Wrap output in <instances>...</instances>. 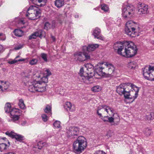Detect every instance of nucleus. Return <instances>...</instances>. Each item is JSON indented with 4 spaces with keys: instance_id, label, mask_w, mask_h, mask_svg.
I'll return each mask as SVG.
<instances>
[{
    "instance_id": "obj_17",
    "label": "nucleus",
    "mask_w": 154,
    "mask_h": 154,
    "mask_svg": "<svg viewBox=\"0 0 154 154\" xmlns=\"http://www.w3.org/2000/svg\"><path fill=\"white\" fill-rule=\"evenodd\" d=\"M99 47V45L98 44H90L87 47L84 46L83 48H86L88 52H91L94 51L96 48Z\"/></svg>"
},
{
    "instance_id": "obj_62",
    "label": "nucleus",
    "mask_w": 154,
    "mask_h": 154,
    "mask_svg": "<svg viewBox=\"0 0 154 154\" xmlns=\"http://www.w3.org/2000/svg\"><path fill=\"white\" fill-rule=\"evenodd\" d=\"M94 9L95 10H96V8H94Z\"/></svg>"
},
{
    "instance_id": "obj_56",
    "label": "nucleus",
    "mask_w": 154,
    "mask_h": 154,
    "mask_svg": "<svg viewBox=\"0 0 154 154\" xmlns=\"http://www.w3.org/2000/svg\"><path fill=\"white\" fill-rule=\"evenodd\" d=\"M75 18H78L79 17V15H76L75 16Z\"/></svg>"
},
{
    "instance_id": "obj_13",
    "label": "nucleus",
    "mask_w": 154,
    "mask_h": 154,
    "mask_svg": "<svg viewBox=\"0 0 154 154\" xmlns=\"http://www.w3.org/2000/svg\"><path fill=\"white\" fill-rule=\"evenodd\" d=\"M64 107L67 111L73 112L75 111V107L74 105L69 102H67L64 105Z\"/></svg>"
},
{
    "instance_id": "obj_27",
    "label": "nucleus",
    "mask_w": 154,
    "mask_h": 154,
    "mask_svg": "<svg viewBox=\"0 0 154 154\" xmlns=\"http://www.w3.org/2000/svg\"><path fill=\"white\" fill-rule=\"evenodd\" d=\"M14 35L18 37H20L22 36L23 34V31L20 29H16L14 32Z\"/></svg>"
},
{
    "instance_id": "obj_42",
    "label": "nucleus",
    "mask_w": 154,
    "mask_h": 154,
    "mask_svg": "<svg viewBox=\"0 0 154 154\" xmlns=\"http://www.w3.org/2000/svg\"><path fill=\"white\" fill-rule=\"evenodd\" d=\"M60 121L56 120L54 123V126L55 128H58L60 127Z\"/></svg>"
},
{
    "instance_id": "obj_33",
    "label": "nucleus",
    "mask_w": 154,
    "mask_h": 154,
    "mask_svg": "<svg viewBox=\"0 0 154 154\" xmlns=\"http://www.w3.org/2000/svg\"><path fill=\"white\" fill-rule=\"evenodd\" d=\"M45 144V143L43 142L42 141H40L38 143L37 147L34 146V147L37 148L38 147V149H41Z\"/></svg>"
},
{
    "instance_id": "obj_4",
    "label": "nucleus",
    "mask_w": 154,
    "mask_h": 154,
    "mask_svg": "<svg viewBox=\"0 0 154 154\" xmlns=\"http://www.w3.org/2000/svg\"><path fill=\"white\" fill-rule=\"evenodd\" d=\"M86 139L83 136L79 137L72 144V151L76 154H80L87 146Z\"/></svg>"
},
{
    "instance_id": "obj_7",
    "label": "nucleus",
    "mask_w": 154,
    "mask_h": 154,
    "mask_svg": "<svg viewBox=\"0 0 154 154\" xmlns=\"http://www.w3.org/2000/svg\"><path fill=\"white\" fill-rule=\"evenodd\" d=\"M143 75L147 79L154 81V66L147 65L143 68Z\"/></svg>"
},
{
    "instance_id": "obj_19",
    "label": "nucleus",
    "mask_w": 154,
    "mask_h": 154,
    "mask_svg": "<svg viewBox=\"0 0 154 154\" xmlns=\"http://www.w3.org/2000/svg\"><path fill=\"white\" fill-rule=\"evenodd\" d=\"M108 68V73L107 74L111 75L114 72L115 68L112 64L108 63L106 62H105L104 64Z\"/></svg>"
},
{
    "instance_id": "obj_26",
    "label": "nucleus",
    "mask_w": 154,
    "mask_h": 154,
    "mask_svg": "<svg viewBox=\"0 0 154 154\" xmlns=\"http://www.w3.org/2000/svg\"><path fill=\"white\" fill-rule=\"evenodd\" d=\"M51 27L54 28L55 27L54 23L53 22L52 25H51L49 22H46L44 25V29L48 30L50 29Z\"/></svg>"
},
{
    "instance_id": "obj_36",
    "label": "nucleus",
    "mask_w": 154,
    "mask_h": 154,
    "mask_svg": "<svg viewBox=\"0 0 154 154\" xmlns=\"http://www.w3.org/2000/svg\"><path fill=\"white\" fill-rule=\"evenodd\" d=\"M101 9L105 11L108 12L109 10V8L107 5L105 4H102L101 6Z\"/></svg>"
},
{
    "instance_id": "obj_61",
    "label": "nucleus",
    "mask_w": 154,
    "mask_h": 154,
    "mask_svg": "<svg viewBox=\"0 0 154 154\" xmlns=\"http://www.w3.org/2000/svg\"><path fill=\"white\" fill-rule=\"evenodd\" d=\"M2 35V34L1 33H0V36H1Z\"/></svg>"
},
{
    "instance_id": "obj_2",
    "label": "nucleus",
    "mask_w": 154,
    "mask_h": 154,
    "mask_svg": "<svg viewBox=\"0 0 154 154\" xmlns=\"http://www.w3.org/2000/svg\"><path fill=\"white\" fill-rule=\"evenodd\" d=\"M131 87L133 89L131 91L128 90L126 85L122 84L117 87L116 91L120 95H123L125 99H132L133 101L138 96L139 88L132 84H131Z\"/></svg>"
},
{
    "instance_id": "obj_53",
    "label": "nucleus",
    "mask_w": 154,
    "mask_h": 154,
    "mask_svg": "<svg viewBox=\"0 0 154 154\" xmlns=\"http://www.w3.org/2000/svg\"><path fill=\"white\" fill-rule=\"evenodd\" d=\"M38 1L39 3L45 2V0H38Z\"/></svg>"
},
{
    "instance_id": "obj_58",
    "label": "nucleus",
    "mask_w": 154,
    "mask_h": 154,
    "mask_svg": "<svg viewBox=\"0 0 154 154\" xmlns=\"http://www.w3.org/2000/svg\"><path fill=\"white\" fill-rule=\"evenodd\" d=\"M100 152H101L102 154L103 153V151H100Z\"/></svg>"
},
{
    "instance_id": "obj_23",
    "label": "nucleus",
    "mask_w": 154,
    "mask_h": 154,
    "mask_svg": "<svg viewBox=\"0 0 154 154\" xmlns=\"http://www.w3.org/2000/svg\"><path fill=\"white\" fill-rule=\"evenodd\" d=\"M64 4V0H55L54 1L55 5L58 8H60Z\"/></svg>"
},
{
    "instance_id": "obj_10",
    "label": "nucleus",
    "mask_w": 154,
    "mask_h": 154,
    "mask_svg": "<svg viewBox=\"0 0 154 154\" xmlns=\"http://www.w3.org/2000/svg\"><path fill=\"white\" fill-rule=\"evenodd\" d=\"M45 32L44 30L40 29L30 35L29 39L31 40L32 39H35L37 37H39L40 38L45 37Z\"/></svg>"
},
{
    "instance_id": "obj_18",
    "label": "nucleus",
    "mask_w": 154,
    "mask_h": 154,
    "mask_svg": "<svg viewBox=\"0 0 154 154\" xmlns=\"http://www.w3.org/2000/svg\"><path fill=\"white\" fill-rule=\"evenodd\" d=\"M0 82L2 83V85H0V91H4L9 87V84L8 82H3L2 81H0Z\"/></svg>"
},
{
    "instance_id": "obj_40",
    "label": "nucleus",
    "mask_w": 154,
    "mask_h": 154,
    "mask_svg": "<svg viewBox=\"0 0 154 154\" xmlns=\"http://www.w3.org/2000/svg\"><path fill=\"white\" fill-rule=\"evenodd\" d=\"M6 134L8 135L9 137H11L12 138H14L16 133H15L13 132H9L7 131L5 133Z\"/></svg>"
},
{
    "instance_id": "obj_43",
    "label": "nucleus",
    "mask_w": 154,
    "mask_h": 154,
    "mask_svg": "<svg viewBox=\"0 0 154 154\" xmlns=\"http://www.w3.org/2000/svg\"><path fill=\"white\" fill-rule=\"evenodd\" d=\"M41 57L42 59L45 62H47L48 60L47 58V54L45 53H42L41 54Z\"/></svg>"
},
{
    "instance_id": "obj_35",
    "label": "nucleus",
    "mask_w": 154,
    "mask_h": 154,
    "mask_svg": "<svg viewBox=\"0 0 154 154\" xmlns=\"http://www.w3.org/2000/svg\"><path fill=\"white\" fill-rule=\"evenodd\" d=\"M30 79V77L28 75V76H25L23 77V81H24V82L25 83H28V84H29V82H29L30 81H32L33 80H32L31 79Z\"/></svg>"
},
{
    "instance_id": "obj_54",
    "label": "nucleus",
    "mask_w": 154,
    "mask_h": 154,
    "mask_svg": "<svg viewBox=\"0 0 154 154\" xmlns=\"http://www.w3.org/2000/svg\"><path fill=\"white\" fill-rule=\"evenodd\" d=\"M106 107L107 108H108V110H109L110 111V110L112 109L113 108H111V107H110L109 106H107V107Z\"/></svg>"
},
{
    "instance_id": "obj_21",
    "label": "nucleus",
    "mask_w": 154,
    "mask_h": 154,
    "mask_svg": "<svg viewBox=\"0 0 154 154\" xmlns=\"http://www.w3.org/2000/svg\"><path fill=\"white\" fill-rule=\"evenodd\" d=\"M104 122H108L110 123L114 122V118L111 117H109L108 116H106L100 118Z\"/></svg>"
},
{
    "instance_id": "obj_6",
    "label": "nucleus",
    "mask_w": 154,
    "mask_h": 154,
    "mask_svg": "<svg viewBox=\"0 0 154 154\" xmlns=\"http://www.w3.org/2000/svg\"><path fill=\"white\" fill-rule=\"evenodd\" d=\"M28 89L31 92H42L44 91L46 88L41 85V82L33 80L32 81H28Z\"/></svg>"
},
{
    "instance_id": "obj_37",
    "label": "nucleus",
    "mask_w": 154,
    "mask_h": 154,
    "mask_svg": "<svg viewBox=\"0 0 154 154\" xmlns=\"http://www.w3.org/2000/svg\"><path fill=\"white\" fill-rule=\"evenodd\" d=\"M144 133L147 137L149 136L151 133V130L148 128H146L145 129L144 131Z\"/></svg>"
},
{
    "instance_id": "obj_14",
    "label": "nucleus",
    "mask_w": 154,
    "mask_h": 154,
    "mask_svg": "<svg viewBox=\"0 0 154 154\" xmlns=\"http://www.w3.org/2000/svg\"><path fill=\"white\" fill-rule=\"evenodd\" d=\"M74 56L76 60L81 62L85 61L84 53L81 52H76L74 54Z\"/></svg>"
},
{
    "instance_id": "obj_22",
    "label": "nucleus",
    "mask_w": 154,
    "mask_h": 154,
    "mask_svg": "<svg viewBox=\"0 0 154 154\" xmlns=\"http://www.w3.org/2000/svg\"><path fill=\"white\" fill-rule=\"evenodd\" d=\"M8 145H7L5 143H0V151L1 152H5L8 149L10 145V142H8Z\"/></svg>"
},
{
    "instance_id": "obj_11",
    "label": "nucleus",
    "mask_w": 154,
    "mask_h": 154,
    "mask_svg": "<svg viewBox=\"0 0 154 154\" xmlns=\"http://www.w3.org/2000/svg\"><path fill=\"white\" fill-rule=\"evenodd\" d=\"M138 12L139 14H145L148 12V6L144 4H140L138 5Z\"/></svg>"
},
{
    "instance_id": "obj_55",
    "label": "nucleus",
    "mask_w": 154,
    "mask_h": 154,
    "mask_svg": "<svg viewBox=\"0 0 154 154\" xmlns=\"http://www.w3.org/2000/svg\"><path fill=\"white\" fill-rule=\"evenodd\" d=\"M5 154H14L12 153V152H8L7 153H5Z\"/></svg>"
},
{
    "instance_id": "obj_48",
    "label": "nucleus",
    "mask_w": 154,
    "mask_h": 154,
    "mask_svg": "<svg viewBox=\"0 0 154 154\" xmlns=\"http://www.w3.org/2000/svg\"><path fill=\"white\" fill-rule=\"evenodd\" d=\"M45 71L46 72V73L45 75L48 78V76L51 75V72L50 70L48 69H46Z\"/></svg>"
},
{
    "instance_id": "obj_28",
    "label": "nucleus",
    "mask_w": 154,
    "mask_h": 154,
    "mask_svg": "<svg viewBox=\"0 0 154 154\" xmlns=\"http://www.w3.org/2000/svg\"><path fill=\"white\" fill-rule=\"evenodd\" d=\"M18 105L20 108L21 109H25L26 108L25 105L24 103V101L22 99H19Z\"/></svg>"
},
{
    "instance_id": "obj_49",
    "label": "nucleus",
    "mask_w": 154,
    "mask_h": 154,
    "mask_svg": "<svg viewBox=\"0 0 154 154\" xmlns=\"http://www.w3.org/2000/svg\"><path fill=\"white\" fill-rule=\"evenodd\" d=\"M42 3H39V4L38 5V6H39L40 7H43L45 5V2H44Z\"/></svg>"
},
{
    "instance_id": "obj_47",
    "label": "nucleus",
    "mask_w": 154,
    "mask_h": 154,
    "mask_svg": "<svg viewBox=\"0 0 154 154\" xmlns=\"http://www.w3.org/2000/svg\"><path fill=\"white\" fill-rule=\"evenodd\" d=\"M84 57L85 59V60L90 59V57L88 54L86 53H84Z\"/></svg>"
},
{
    "instance_id": "obj_63",
    "label": "nucleus",
    "mask_w": 154,
    "mask_h": 154,
    "mask_svg": "<svg viewBox=\"0 0 154 154\" xmlns=\"http://www.w3.org/2000/svg\"><path fill=\"white\" fill-rule=\"evenodd\" d=\"M103 153H104V154H105V153L104 152Z\"/></svg>"
},
{
    "instance_id": "obj_60",
    "label": "nucleus",
    "mask_w": 154,
    "mask_h": 154,
    "mask_svg": "<svg viewBox=\"0 0 154 154\" xmlns=\"http://www.w3.org/2000/svg\"><path fill=\"white\" fill-rule=\"evenodd\" d=\"M2 139H3V140H5V139H6V138H5V137H4V138H2Z\"/></svg>"
},
{
    "instance_id": "obj_29",
    "label": "nucleus",
    "mask_w": 154,
    "mask_h": 154,
    "mask_svg": "<svg viewBox=\"0 0 154 154\" xmlns=\"http://www.w3.org/2000/svg\"><path fill=\"white\" fill-rule=\"evenodd\" d=\"M11 104L9 103H7L5 106V112L6 113H8L11 112Z\"/></svg>"
},
{
    "instance_id": "obj_34",
    "label": "nucleus",
    "mask_w": 154,
    "mask_h": 154,
    "mask_svg": "<svg viewBox=\"0 0 154 154\" xmlns=\"http://www.w3.org/2000/svg\"><path fill=\"white\" fill-rule=\"evenodd\" d=\"M101 88L100 86L97 85L94 86L91 88V90L94 92H98L100 91Z\"/></svg>"
},
{
    "instance_id": "obj_20",
    "label": "nucleus",
    "mask_w": 154,
    "mask_h": 154,
    "mask_svg": "<svg viewBox=\"0 0 154 154\" xmlns=\"http://www.w3.org/2000/svg\"><path fill=\"white\" fill-rule=\"evenodd\" d=\"M136 25V23L132 21H128L126 24L125 27L130 28V29H135Z\"/></svg>"
},
{
    "instance_id": "obj_16",
    "label": "nucleus",
    "mask_w": 154,
    "mask_h": 154,
    "mask_svg": "<svg viewBox=\"0 0 154 154\" xmlns=\"http://www.w3.org/2000/svg\"><path fill=\"white\" fill-rule=\"evenodd\" d=\"M100 33L101 31L100 29L98 28H96L94 30L93 34L95 38L103 40H104V38L103 37L100 35Z\"/></svg>"
},
{
    "instance_id": "obj_59",
    "label": "nucleus",
    "mask_w": 154,
    "mask_h": 154,
    "mask_svg": "<svg viewBox=\"0 0 154 154\" xmlns=\"http://www.w3.org/2000/svg\"><path fill=\"white\" fill-rule=\"evenodd\" d=\"M103 112V111H100V113H101L102 114V113Z\"/></svg>"
},
{
    "instance_id": "obj_9",
    "label": "nucleus",
    "mask_w": 154,
    "mask_h": 154,
    "mask_svg": "<svg viewBox=\"0 0 154 154\" xmlns=\"http://www.w3.org/2000/svg\"><path fill=\"white\" fill-rule=\"evenodd\" d=\"M79 133V129L77 127L70 126L67 128L66 134L67 136L71 138L77 137Z\"/></svg>"
},
{
    "instance_id": "obj_44",
    "label": "nucleus",
    "mask_w": 154,
    "mask_h": 154,
    "mask_svg": "<svg viewBox=\"0 0 154 154\" xmlns=\"http://www.w3.org/2000/svg\"><path fill=\"white\" fill-rule=\"evenodd\" d=\"M41 117L42 118V120L44 122H46L48 119V117L45 114H42V115Z\"/></svg>"
},
{
    "instance_id": "obj_50",
    "label": "nucleus",
    "mask_w": 154,
    "mask_h": 154,
    "mask_svg": "<svg viewBox=\"0 0 154 154\" xmlns=\"http://www.w3.org/2000/svg\"><path fill=\"white\" fill-rule=\"evenodd\" d=\"M23 46L22 45H19L15 47L14 48V49L15 50H19L21 48H22Z\"/></svg>"
},
{
    "instance_id": "obj_12",
    "label": "nucleus",
    "mask_w": 154,
    "mask_h": 154,
    "mask_svg": "<svg viewBox=\"0 0 154 154\" xmlns=\"http://www.w3.org/2000/svg\"><path fill=\"white\" fill-rule=\"evenodd\" d=\"M107 105H101L99 106L97 108V113L100 118L103 117L102 114L100 112L101 111H106L108 114H109L108 109L106 107Z\"/></svg>"
},
{
    "instance_id": "obj_57",
    "label": "nucleus",
    "mask_w": 154,
    "mask_h": 154,
    "mask_svg": "<svg viewBox=\"0 0 154 154\" xmlns=\"http://www.w3.org/2000/svg\"><path fill=\"white\" fill-rule=\"evenodd\" d=\"M26 123V122H24V123L22 124V125H24Z\"/></svg>"
},
{
    "instance_id": "obj_38",
    "label": "nucleus",
    "mask_w": 154,
    "mask_h": 154,
    "mask_svg": "<svg viewBox=\"0 0 154 154\" xmlns=\"http://www.w3.org/2000/svg\"><path fill=\"white\" fill-rule=\"evenodd\" d=\"M84 73V69H83V67L81 68L79 72V75L81 77H82V76L85 77V79H87L88 80H89V79H87V77H88V75H87L86 76L85 75H83ZM87 75H88V74H87Z\"/></svg>"
},
{
    "instance_id": "obj_3",
    "label": "nucleus",
    "mask_w": 154,
    "mask_h": 154,
    "mask_svg": "<svg viewBox=\"0 0 154 154\" xmlns=\"http://www.w3.org/2000/svg\"><path fill=\"white\" fill-rule=\"evenodd\" d=\"M104 63L105 64V62H100L95 66V70L93 69L92 65L90 64H88L85 65L86 69L88 72H86L87 74H88V77H87V79H88L93 77L96 79H99L102 76L105 75L106 73L103 71V70L104 69L102 65Z\"/></svg>"
},
{
    "instance_id": "obj_24",
    "label": "nucleus",
    "mask_w": 154,
    "mask_h": 154,
    "mask_svg": "<svg viewBox=\"0 0 154 154\" xmlns=\"http://www.w3.org/2000/svg\"><path fill=\"white\" fill-rule=\"evenodd\" d=\"M20 57V56H17L14 60H12L11 61H9L8 62V63L10 64H13L16 63L17 61L22 62L23 61L25 60V59L23 58H22L21 59L17 60V58Z\"/></svg>"
},
{
    "instance_id": "obj_45",
    "label": "nucleus",
    "mask_w": 154,
    "mask_h": 154,
    "mask_svg": "<svg viewBox=\"0 0 154 154\" xmlns=\"http://www.w3.org/2000/svg\"><path fill=\"white\" fill-rule=\"evenodd\" d=\"M48 78L45 75H44L42 78L41 81L43 83H47L48 82Z\"/></svg>"
},
{
    "instance_id": "obj_32",
    "label": "nucleus",
    "mask_w": 154,
    "mask_h": 154,
    "mask_svg": "<svg viewBox=\"0 0 154 154\" xmlns=\"http://www.w3.org/2000/svg\"><path fill=\"white\" fill-rule=\"evenodd\" d=\"M51 107L48 105H47L45 106V108L44 109L45 112L46 113H50L51 115Z\"/></svg>"
},
{
    "instance_id": "obj_5",
    "label": "nucleus",
    "mask_w": 154,
    "mask_h": 154,
    "mask_svg": "<svg viewBox=\"0 0 154 154\" xmlns=\"http://www.w3.org/2000/svg\"><path fill=\"white\" fill-rule=\"evenodd\" d=\"M41 10L35 6H31L27 10L26 16L31 20L37 19L40 17Z\"/></svg>"
},
{
    "instance_id": "obj_30",
    "label": "nucleus",
    "mask_w": 154,
    "mask_h": 154,
    "mask_svg": "<svg viewBox=\"0 0 154 154\" xmlns=\"http://www.w3.org/2000/svg\"><path fill=\"white\" fill-rule=\"evenodd\" d=\"M20 112V110L18 109L13 108L11 110L10 114L11 116L16 115V114Z\"/></svg>"
},
{
    "instance_id": "obj_51",
    "label": "nucleus",
    "mask_w": 154,
    "mask_h": 154,
    "mask_svg": "<svg viewBox=\"0 0 154 154\" xmlns=\"http://www.w3.org/2000/svg\"><path fill=\"white\" fill-rule=\"evenodd\" d=\"M61 89V88H57V90H60V91L58 92V94H60L62 95L63 94V92L60 91V90Z\"/></svg>"
},
{
    "instance_id": "obj_1",
    "label": "nucleus",
    "mask_w": 154,
    "mask_h": 154,
    "mask_svg": "<svg viewBox=\"0 0 154 154\" xmlns=\"http://www.w3.org/2000/svg\"><path fill=\"white\" fill-rule=\"evenodd\" d=\"M113 48L115 51H117L119 54L127 57H131L135 55L137 50L133 43L127 41L115 43Z\"/></svg>"
},
{
    "instance_id": "obj_46",
    "label": "nucleus",
    "mask_w": 154,
    "mask_h": 154,
    "mask_svg": "<svg viewBox=\"0 0 154 154\" xmlns=\"http://www.w3.org/2000/svg\"><path fill=\"white\" fill-rule=\"evenodd\" d=\"M13 121L14 122H15L16 121L18 120L19 119V116L18 115L13 116Z\"/></svg>"
},
{
    "instance_id": "obj_8",
    "label": "nucleus",
    "mask_w": 154,
    "mask_h": 154,
    "mask_svg": "<svg viewBox=\"0 0 154 154\" xmlns=\"http://www.w3.org/2000/svg\"><path fill=\"white\" fill-rule=\"evenodd\" d=\"M134 13V8L132 6L127 5L122 9V15L125 19L131 18L133 17Z\"/></svg>"
},
{
    "instance_id": "obj_31",
    "label": "nucleus",
    "mask_w": 154,
    "mask_h": 154,
    "mask_svg": "<svg viewBox=\"0 0 154 154\" xmlns=\"http://www.w3.org/2000/svg\"><path fill=\"white\" fill-rule=\"evenodd\" d=\"M136 63L134 62L128 63V67L131 69H134L136 67Z\"/></svg>"
},
{
    "instance_id": "obj_25",
    "label": "nucleus",
    "mask_w": 154,
    "mask_h": 154,
    "mask_svg": "<svg viewBox=\"0 0 154 154\" xmlns=\"http://www.w3.org/2000/svg\"><path fill=\"white\" fill-rule=\"evenodd\" d=\"M110 112L112 113H113V114L112 115L113 116V118H114L115 119H117L118 121V122H117V123L114 124V125H117L118 124L119 121L120 120L119 118V116L118 114L117 113H114V112H115V110L113 108H112V109H111L110 110Z\"/></svg>"
},
{
    "instance_id": "obj_41",
    "label": "nucleus",
    "mask_w": 154,
    "mask_h": 154,
    "mask_svg": "<svg viewBox=\"0 0 154 154\" xmlns=\"http://www.w3.org/2000/svg\"><path fill=\"white\" fill-rule=\"evenodd\" d=\"M38 62V60L36 59H32L30 60L29 62V63L31 65H36Z\"/></svg>"
},
{
    "instance_id": "obj_39",
    "label": "nucleus",
    "mask_w": 154,
    "mask_h": 154,
    "mask_svg": "<svg viewBox=\"0 0 154 154\" xmlns=\"http://www.w3.org/2000/svg\"><path fill=\"white\" fill-rule=\"evenodd\" d=\"M23 137L21 135L17 134H16L14 138H15L17 141H21L23 140Z\"/></svg>"
},
{
    "instance_id": "obj_15",
    "label": "nucleus",
    "mask_w": 154,
    "mask_h": 154,
    "mask_svg": "<svg viewBox=\"0 0 154 154\" xmlns=\"http://www.w3.org/2000/svg\"><path fill=\"white\" fill-rule=\"evenodd\" d=\"M135 29H130V28H125V31L126 33L129 36L131 37H135L136 35Z\"/></svg>"
},
{
    "instance_id": "obj_52",
    "label": "nucleus",
    "mask_w": 154,
    "mask_h": 154,
    "mask_svg": "<svg viewBox=\"0 0 154 154\" xmlns=\"http://www.w3.org/2000/svg\"><path fill=\"white\" fill-rule=\"evenodd\" d=\"M51 38L52 39L53 42H55L56 41V38L55 37L53 36L52 35H51Z\"/></svg>"
}]
</instances>
